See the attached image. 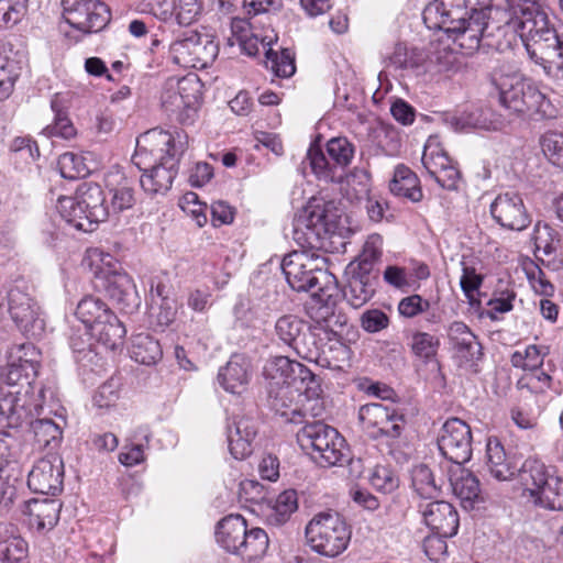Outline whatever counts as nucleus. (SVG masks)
Returning a JSON list of instances; mask_svg holds the SVG:
<instances>
[{"label":"nucleus","instance_id":"nucleus-1","mask_svg":"<svg viewBox=\"0 0 563 563\" xmlns=\"http://www.w3.org/2000/svg\"><path fill=\"white\" fill-rule=\"evenodd\" d=\"M490 29L495 42L488 45L504 49L519 38L536 65L556 80L563 81V34H559L545 10L536 1L506 0L503 10H496Z\"/></svg>","mask_w":563,"mask_h":563},{"label":"nucleus","instance_id":"nucleus-2","mask_svg":"<svg viewBox=\"0 0 563 563\" xmlns=\"http://www.w3.org/2000/svg\"><path fill=\"white\" fill-rule=\"evenodd\" d=\"M493 0H433L424 8L422 19L430 30H441L461 48L472 55L482 38L494 37L490 29L493 15L504 5H494Z\"/></svg>","mask_w":563,"mask_h":563},{"label":"nucleus","instance_id":"nucleus-3","mask_svg":"<svg viewBox=\"0 0 563 563\" xmlns=\"http://www.w3.org/2000/svg\"><path fill=\"white\" fill-rule=\"evenodd\" d=\"M137 141L134 165L143 172L140 184L144 191L156 195L172 188L177 175L178 157L173 136L167 132H153Z\"/></svg>","mask_w":563,"mask_h":563},{"label":"nucleus","instance_id":"nucleus-4","mask_svg":"<svg viewBox=\"0 0 563 563\" xmlns=\"http://www.w3.org/2000/svg\"><path fill=\"white\" fill-rule=\"evenodd\" d=\"M42 405L32 400L27 390L0 388V459L16 460L19 429L26 426L34 415L40 416Z\"/></svg>","mask_w":563,"mask_h":563},{"label":"nucleus","instance_id":"nucleus-5","mask_svg":"<svg viewBox=\"0 0 563 563\" xmlns=\"http://www.w3.org/2000/svg\"><path fill=\"white\" fill-rule=\"evenodd\" d=\"M324 257L306 251H294L282 262V269L289 286L296 291H309L313 298L328 303V284L334 279L322 266Z\"/></svg>","mask_w":563,"mask_h":563},{"label":"nucleus","instance_id":"nucleus-6","mask_svg":"<svg viewBox=\"0 0 563 563\" xmlns=\"http://www.w3.org/2000/svg\"><path fill=\"white\" fill-rule=\"evenodd\" d=\"M56 208L67 223L85 232L93 231L95 225L106 221L110 214L104 192L96 183L79 185L75 196L60 197Z\"/></svg>","mask_w":563,"mask_h":563},{"label":"nucleus","instance_id":"nucleus-7","mask_svg":"<svg viewBox=\"0 0 563 563\" xmlns=\"http://www.w3.org/2000/svg\"><path fill=\"white\" fill-rule=\"evenodd\" d=\"M499 91V101L507 110L516 114H539L541 118L554 117L550 100L529 80L518 74L500 76L494 79Z\"/></svg>","mask_w":563,"mask_h":563},{"label":"nucleus","instance_id":"nucleus-8","mask_svg":"<svg viewBox=\"0 0 563 563\" xmlns=\"http://www.w3.org/2000/svg\"><path fill=\"white\" fill-rule=\"evenodd\" d=\"M305 536L312 551L323 556L335 558L346 550L352 530L338 512L322 511L307 523Z\"/></svg>","mask_w":563,"mask_h":563},{"label":"nucleus","instance_id":"nucleus-9","mask_svg":"<svg viewBox=\"0 0 563 563\" xmlns=\"http://www.w3.org/2000/svg\"><path fill=\"white\" fill-rule=\"evenodd\" d=\"M75 313L89 334L106 347L115 349L126 333L123 323L108 305L95 296L84 297Z\"/></svg>","mask_w":563,"mask_h":563},{"label":"nucleus","instance_id":"nucleus-10","mask_svg":"<svg viewBox=\"0 0 563 563\" xmlns=\"http://www.w3.org/2000/svg\"><path fill=\"white\" fill-rule=\"evenodd\" d=\"M358 419L372 440L385 441L388 445H394L401 437L407 422L402 412L380 402L362 406Z\"/></svg>","mask_w":563,"mask_h":563},{"label":"nucleus","instance_id":"nucleus-11","mask_svg":"<svg viewBox=\"0 0 563 563\" xmlns=\"http://www.w3.org/2000/svg\"><path fill=\"white\" fill-rule=\"evenodd\" d=\"M329 158L319 147H310L307 153L313 174L327 183H341L343 170L352 161L354 145L346 137H333L327 143Z\"/></svg>","mask_w":563,"mask_h":563},{"label":"nucleus","instance_id":"nucleus-12","mask_svg":"<svg viewBox=\"0 0 563 563\" xmlns=\"http://www.w3.org/2000/svg\"><path fill=\"white\" fill-rule=\"evenodd\" d=\"M201 99V84L197 75L169 77L163 85L162 107L166 112L176 114L180 122L189 119V111H196Z\"/></svg>","mask_w":563,"mask_h":563},{"label":"nucleus","instance_id":"nucleus-13","mask_svg":"<svg viewBox=\"0 0 563 563\" xmlns=\"http://www.w3.org/2000/svg\"><path fill=\"white\" fill-rule=\"evenodd\" d=\"M8 312L19 330L27 338L38 339L45 331V321L37 302L19 287L7 292Z\"/></svg>","mask_w":563,"mask_h":563},{"label":"nucleus","instance_id":"nucleus-14","mask_svg":"<svg viewBox=\"0 0 563 563\" xmlns=\"http://www.w3.org/2000/svg\"><path fill=\"white\" fill-rule=\"evenodd\" d=\"M62 8L65 21L84 33L101 31L111 19L108 5L100 0H62Z\"/></svg>","mask_w":563,"mask_h":563},{"label":"nucleus","instance_id":"nucleus-15","mask_svg":"<svg viewBox=\"0 0 563 563\" xmlns=\"http://www.w3.org/2000/svg\"><path fill=\"white\" fill-rule=\"evenodd\" d=\"M472 430L460 418L448 419L438 435L441 454L455 465H463L472 457Z\"/></svg>","mask_w":563,"mask_h":563},{"label":"nucleus","instance_id":"nucleus-16","mask_svg":"<svg viewBox=\"0 0 563 563\" xmlns=\"http://www.w3.org/2000/svg\"><path fill=\"white\" fill-rule=\"evenodd\" d=\"M64 463L57 454L38 460L27 476L29 488L36 494L56 496L63 490Z\"/></svg>","mask_w":563,"mask_h":563},{"label":"nucleus","instance_id":"nucleus-17","mask_svg":"<svg viewBox=\"0 0 563 563\" xmlns=\"http://www.w3.org/2000/svg\"><path fill=\"white\" fill-rule=\"evenodd\" d=\"M294 383L271 380L267 387L268 407L288 422L302 423L307 413L302 412V402L299 401L300 389Z\"/></svg>","mask_w":563,"mask_h":563},{"label":"nucleus","instance_id":"nucleus-18","mask_svg":"<svg viewBox=\"0 0 563 563\" xmlns=\"http://www.w3.org/2000/svg\"><path fill=\"white\" fill-rule=\"evenodd\" d=\"M490 214L500 227L508 230L522 231L531 222L521 196L512 191L499 194L494 199Z\"/></svg>","mask_w":563,"mask_h":563},{"label":"nucleus","instance_id":"nucleus-19","mask_svg":"<svg viewBox=\"0 0 563 563\" xmlns=\"http://www.w3.org/2000/svg\"><path fill=\"white\" fill-rule=\"evenodd\" d=\"M258 427L255 419L244 415H235L229 419L227 437L230 453L236 460H243L253 452L252 443L257 435Z\"/></svg>","mask_w":563,"mask_h":563},{"label":"nucleus","instance_id":"nucleus-20","mask_svg":"<svg viewBox=\"0 0 563 563\" xmlns=\"http://www.w3.org/2000/svg\"><path fill=\"white\" fill-rule=\"evenodd\" d=\"M97 278L100 283L98 287H101L122 309L132 310L139 306L135 285L126 273L101 271Z\"/></svg>","mask_w":563,"mask_h":563},{"label":"nucleus","instance_id":"nucleus-21","mask_svg":"<svg viewBox=\"0 0 563 563\" xmlns=\"http://www.w3.org/2000/svg\"><path fill=\"white\" fill-rule=\"evenodd\" d=\"M275 332L297 354H308L311 357L306 346L308 343L313 344L314 334L303 320L294 314H285L276 321Z\"/></svg>","mask_w":563,"mask_h":563},{"label":"nucleus","instance_id":"nucleus-22","mask_svg":"<svg viewBox=\"0 0 563 563\" xmlns=\"http://www.w3.org/2000/svg\"><path fill=\"white\" fill-rule=\"evenodd\" d=\"M426 525L442 537H453L459 529V515L448 501L434 500L421 509Z\"/></svg>","mask_w":563,"mask_h":563},{"label":"nucleus","instance_id":"nucleus-23","mask_svg":"<svg viewBox=\"0 0 563 563\" xmlns=\"http://www.w3.org/2000/svg\"><path fill=\"white\" fill-rule=\"evenodd\" d=\"M62 503L56 498H34L23 501L22 512L30 516V523L37 530H51L59 520Z\"/></svg>","mask_w":563,"mask_h":563},{"label":"nucleus","instance_id":"nucleus-24","mask_svg":"<svg viewBox=\"0 0 563 563\" xmlns=\"http://www.w3.org/2000/svg\"><path fill=\"white\" fill-rule=\"evenodd\" d=\"M251 364L242 354H233L225 366L218 373V382L224 390L231 394H241L250 382Z\"/></svg>","mask_w":563,"mask_h":563},{"label":"nucleus","instance_id":"nucleus-25","mask_svg":"<svg viewBox=\"0 0 563 563\" xmlns=\"http://www.w3.org/2000/svg\"><path fill=\"white\" fill-rule=\"evenodd\" d=\"M517 461L507 455L504 445L496 437L486 443V466L493 477L498 481H511L517 474Z\"/></svg>","mask_w":563,"mask_h":563},{"label":"nucleus","instance_id":"nucleus-26","mask_svg":"<svg viewBox=\"0 0 563 563\" xmlns=\"http://www.w3.org/2000/svg\"><path fill=\"white\" fill-rule=\"evenodd\" d=\"M453 494L461 500L464 509H472L479 498L481 485L478 478L462 465L450 471L449 477Z\"/></svg>","mask_w":563,"mask_h":563},{"label":"nucleus","instance_id":"nucleus-27","mask_svg":"<svg viewBox=\"0 0 563 563\" xmlns=\"http://www.w3.org/2000/svg\"><path fill=\"white\" fill-rule=\"evenodd\" d=\"M294 385L300 389L299 401L302 402V412L308 417H321L324 412L323 401L321 400L322 388L317 376L307 367V374H301L295 378Z\"/></svg>","mask_w":563,"mask_h":563},{"label":"nucleus","instance_id":"nucleus-28","mask_svg":"<svg viewBox=\"0 0 563 563\" xmlns=\"http://www.w3.org/2000/svg\"><path fill=\"white\" fill-rule=\"evenodd\" d=\"M302 423L305 426L297 432V441L311 456L321 451L327 441L336 439L338 430L321 420L309 422L305 418Z\"/></svg>","mask_w":563,"mask_h":563},{"label":"nucleus","instance_id":"nucleus-29","mask_svg":"<svg viewBox=\"0 0 563 563\" xmlns=\"http://www.w3.org/2000/svg\"><path fill=\"white\" fill-rule=\"evenodd\" d=\"M247 528L241 515H230L218 522L216 536L218 542L229 552L239 553Z\"/></svg>","mask_w":563,"mask_h":563},{"label":"nucleus","instance_id":"nucleus-30","mask_svg":"<svg viewBox=\"0 0 563 563\" xmlns=\"http://www.w3.org/2000/svg\"><path fill=\"white\" fill-rule=\"evenodd\" d=\"M448 338L459 355L466 361L478 358L482 355L476 335L464 322H452L448 328Z\"/></svg>","mask_w":563,"mask_h":563},{"label":"nucleus","instance_id":"nucleus-31","mask_svg":"<svg viewBox=\"0 0 563 563\" xmlns=\"http://www.w3.org/2000/svg\"><path fill=\"white\" fill-rule=\"evenodd\" d=\"M422 164L428 174L446 190L457 189V181L460 179V172L456 167L450 164V159L445 154H438L430 159L427 154H423Z\"/></svg>","mask_w":563,"mask_h":563},{"label":"nucleus","instance_id":"nucleus-32","mask_svg":"<svg viewBox=\"0 0 563 563\" xmlns=\"http://www.w3.org/2000/svg\"><path fill=\"white\" fill-rule=\"evenodd\" d=\"M298 509V496L294 489L280 493L275 499L268 498L266 504V521L272 526H282L287 522Z\"/></svg>","mask_w":563,"mask_h":563},{"label":"nucleus","instance_id":"nucleus-33","mask_svg":"<svg viewBox=\"0 0 563 563\" xmlns=\"http://www.w3.org/2000/svg\"><path fill=\"white\" fill-rule=\"evenodd\" d=\"M389 189L395 196L407 198L412 202H419L423 197L418 176L402 164L395 168Z\"/></svg>","mask_w":563,"mask_h":563},{"label":"nucleus","instance_id":"nucleus-34","mask_svg":"<svg viewBox=\"0 0 563 563\" xmlns=\"http://www.w3.org/2000/svg\"><path fill=\"white\" fill-rule=\"evenodd\" d=\"M517 477L530 496L540 489L542 482L548 481L552 474L548 467L538 459L529 457L520 466L517 465Z\"/></svg>","mask_w":563,"mask_h":563},{"label":"nucleus","instance_id":"nucleus-35","mask_svg":"<svg viewBox=\"0 0 563 563\" xmlns=\"http://www.w3.org/2000/svg\"><path fill=\"white\" fill-rule=\"evenodd\" d=\"M536 505L551 510L563 509V479L555 475H551L548 481L542 482L540 489L533 493Z\"/></svg>","mask_w":563,"mask_h":563},{"label":"nucleus","instance_id":"nucleus-36","mask_svg":"<svg viewBox=\"0 0 563 563\" xmlns=\"http://www.w3.org/2000/svg\"><path fill=\"white\" fill-rule=\"evenodd\" d=\"M163 355L159 342L148 333H139L133 336L131 345L132 358L144 365H153Z\"/></svg>","mask_w":563,"mask_h":563},{"label":"nucleus","instance_id":"nucleus-37","mask_svg":"<svg viewBox=\"0 0 563 563\" xmlns=\"http://www.w3.org/2000/svg\"><path fill=\"white\" fill-rule=\"evenodd\" d=\"M312 459L321 466L342 465L343 463L349 462L351 468L354 470L355 464L353 460H350L345 440L339 432L336 433V439H333V441H327L321 451L317 454H312Z\"/></svg>","mask_w":563,"mask_h":563},{"label":"nucleus","instance_id":"nucleus-38","mask_svg":"<svg viewBox=\"0 0 563 563\" xmlns=\"http://www.w3.org/2000/svg\"><path fill=\"white\" fill-rule=\"evenodd\" d=\"M411 485L421 498L432 499L440 495V486L437 484L432 471L426 464H419L412 468Z\"/></svg>","mask_w":563,"mask_h":563},{"label":"nucleus","instance_id":"nucleus-39","mask_svg":"<svg viewBox=\"0 0 563 563\" xmlns=\"http://www.w3.org/2000/svg\"><path fill=\"white\" fill-rule=\"evenodd\" d=\"M297 218L306 219L308 228L316 229V233L320 238L322 233L332 230L335 224L334 216L329 213L327 205L310 203Z\"/></svg>","mask_w":563,"mask_h":563},{"label":"nucleus","instance_id":"nucleus-40","mask_svg":"<svg viewBox=\"0 0 563 563\" xmlns=\"http://www.w3.org/2000/svg\"><path fill=\"white\" fill-rule=\"evenodd\" d=\"M346 284L342 289L343 298L354 309L363 307L375 294L374 283L346 277Z\"/></svg>","mask_w":563,"mask_h":563},{"label":"nucleus","instance_id":"nucleus-41","mask_svg":"<svg viewBox=\"0 0 563 563\" xmlns=\"http://www.w3.org/2000/svg\"><path fill=\"white\" fill-rule=\"evenodd\" d=\"M201 34L194 30L184 31L170 44V51L174 54L176 63L188 67L192 60V54L196 49Z\"/></svg>","mask_w":563,"mask_h":563},{"label":"nucleus","instance_id":"nucleus-42","mask_svg":"<svg viewBox=\"0 0 563 563\" xmlns=\"http://www.w3.org/2000/svg\"><path fill=\"white\" fill-rule=\"evenodd\" d=\"M268 544L269 540L265 530L261 528L246 529L241 550H239L238 554L250 560L257 559L265 554Z\"/></svg>","mask_w":563,"mask_h":563},{"label":"nucleus","instance_id":"nucleus-43","mask_svg":"<svg viewBox=\"0 0 563 563\" xmlns=\"http://www.w3.org/2000/svg\"><path fill=\"white\" fill-rule=\"evenodd\" d=\"M41 352L31 342L13 344L8 351V361L11 363H20L27 373H37L40 365Z\"/></svg>","mask_w":563,"mask_h":563},{"label":"nucleus","instance_id":"nucleus-44","mask_svg":"<svg viewBox=\"0 0 563 563\" xmlns=\"http://www.w3.org/2000/svg\"><path fill=\"white\" fill-rule=\"evenodd\" d=\"M57 166L60 176L65 179L84 178L90 174V167L86 164V158L73 152L62 154Z\"/></svg>","mask_w":563,"mask_h":563},{"label":"nucleus","instance_id":"nucleus-45","mask_svg":"<svg viewBox=\"0 0 563 563\" xmlns=\"http://www.w3.org/2000/svg\"><path fill=\"white\" fill-rule=\"evenodd\" d=\"M26 426L31 427L35 441L42 446L57 443L62 439V429L52 419L33 417Z\"/></svg>","mask_w":563,"mask_h":563},{"label":"nucleus","instance_id":"nucleus-46","mask_svg":"<svg viewBox=\"0 0 563 563\" xmlns=\"http://www.w3.org/2000/svg\"><path fill=\"white\" fill-rule=\"evenodd\" d=\"M266 56V65H271L272 71L277 77L287 78L295 74L296 65H295V56L294 53L289 48H284L278 54L273 51L271 47L265 53Z\"/></svg>","mask_w":563,"mask_h":563},{"label":"nucleus","instance_id":"nucleus-47","mask_svg":"<svg viewBox=\"0 0 563 563\" xmlns=\"http://www.w3.org/2000/svg\"><path fill=\"white\" fill-rule=\"evenodd\" d=\"M23 368L24 366L20 363H11L8 361L7 367L1 374L3 380L8 385V387H4L5 389L21 390L25 387V390H27V393L30 391L32 382L36 377L37 373H26Z\"/></svg>","mask_w":563,"mask_h":563},{"label":"nucleus","instance_id":"nucleus-48","mask_svg":"<svg viewBox=\"0 0 563 563\" xmlns=\"http://www.w3.org/2000/svg\"><path fill=\"white\" fill-rule=\"evenodd\" d=\"M27 558V543L20 537L0 540V563H23Z\"/></svg>","mask_w":563,"mask_h":563},{"label":"nucleus","instance_id":"nucleus-49","mask_svg":"<svg viewBox=\"0 0 563 563\" xmlns=\"http://www.w3.org/2000/svg\"><path fill=\"white\" fill-rule=\"evenodd\" d=\"M454 52L448 47H435L427 57L424 71L444 73L451 70L456 64Z\"/></svg>","mask_w":563,"mask_h":563},{"label":"nucleus","instance_id":"nucleus-50","mask_svg":"<svg viewBox=\"0 0 563 563\" xmlns=\"http://www.w3.org/2000/svg\"><path fill=\"white\" fill-rule=\"evenodd\" d=\"M51 107L55 113V120L53 124L44 129V133L47 136H59L66 140L74 137L76 135V129L67 114L62 110L58 101L52 100Z\"/></svg>","mask_w":563,"mask_h":563},{"label":"nucleus","instance_id":"nucleus-51","mask_svg":"<svg viewBox=\"0 0 563 563\" xmlns=\"http://www.w3.org/2000/svg\"><path fill=\"white\" fill-rule=\"evenodd\" d=\"M272 366L279 374V376L274 375L272 380L294 383L295 378L301 374H307V366L287 356H276L272 361Z\"/></svg>","mask_w":563,"mask_h":563},{"label":"nucleus","instance_id":"nucleus-52","mask_svg":"<svg viewBox=\"0 0 563 563\" xmlns=\"http://www.w3.org/2000/svg\"><path fill=\"white\" fill-rule=\"evenodd\" d=\"M540 145L549 162L563 169V133L547 132L541 136Z\"/></svg>","mask_w":563,"mask_h":563},{"label":"nucleus","instance_id":"nucleus-53","mask_svg":"<svg viewBox=\"0 0 563 563\" xmlns=\"http://www.w3.org/2000/svg\"><path fill=\"white\" fill-rule=\"evenodd\" d=\"M218 52V44L209 35L201 34L200 41L192 54V60L188 64V67H207L216 59Z\"/></svg>","mask_w":563,"mask_h":563},{"label":"nucleus","instance_id":"nucleus-54","mask_svg":"<svg viewBox=\"0 0 563 563\" xmlns=\"http://www.w3.org/2000/svg\"><path fill=\"white\" fill-rule=\"evenodd\" d=\"M371 485L385 494L394 492L399 486V478L387 465H376L369 474Z\"/></svg>","mask_w":563,"mask_h":563},{"label":"nucleus","instance_id":"nucleus-55","mask_svg":"<svg viewBox=\"0 0 563 563\" xmlns=\"http://www.w3.org/2000/svg\"><path fill=\"white\" fill-rule=\"evenodd\" d=\"M423 57L416 51L408 52L400 44L395 46L394 53L389 56V64L397 69L419 70L423 67Z\"/></svg>","mask_w":563,"mask_h":563},{"label":"nucleus","instance_id":"nucleus-56","mask_svg":"<svg viewBox=\"0 0 563 563\" xmlns=\"http://www.w3.org/2000/svg\"><path fill=\"white\" fill-rule=\"evenodd\" d=\"M438 347L439 340L427 332H416L412 335L411 350L418 357L430 361L437 355Z\"/></svg>","mask_w":563,"mask_h":563},{"label":"nucleus","instance_id":"nucleus-57","mask_svg":"<svg viewBox=\"0 0 563 563\" xmlns=\"http://www.w3.org/2000/svg\"><path fill=\"white\" fill-rule=\"evenodd\" d=\"M18 78L15 63L0 54V101L10 97Z\"/></svg>","mask_w":563,"mask_h":563},{"label":"nucleus","instance_id":"nucleus-58","mask_svg":"<svg viewBox=\"0 0 563 563\" xmlns=\"http://www.w3.org/2000/svg\"><path fill=\"white\" fill-rule=\"evenodd\" d=\"M29 0H0V26L14 25L24 15Z\"/></svg>","mask_w":563,"mask_h":563},{"label":"nucleus","instance_id":"nucleus-59","mask_svg":"<svg viewBox=\"0 0 563 563\" xmlns=\"http://www.w3.org/2000/svg\"><path fill=\"white\" fill-rule=\"evenodd\" d=\"M292 227V239L300 247L313 249L317 246L320 236L316 233V229L308 228L306 219L296 217Z\"/></svg>","mask_w":563,"mask_h":563},{"label":"nucleus","instance_id":"nucleus-60","mask_svg":"<svg viewBox=\"0 0 563 563\" xmlns=\"http://www.w3.org/2000/svg\"><path fill=\"white\" fill-rule=\"evenodd\" d=\"M463 265V275L460 280L461 288L467 298L471 306H475L476 303H479L475 299V292L479 289L482 283H483V276L476 274L475 268L465 265Z\"/></svg>","mask_w":563,"mask_h":563},{"label":"nucleus","instance_id":"nucleus-61","mask_svg":"<svg viewBox=\"0 0 563 563\" xmlns=\"http://www.w3.org/2000/svg\"><path fill=\"white\" fill-rule=\"evenodd\" d=\"M110 191L113 194L111 208L114 212H121L133 207L135 202L134 189L128 183V180H124V183L120 184L118 187L111 189Z\"/></svg>","mask_w":563,"mask_h":563},{"label":"nucleus","instance_id":"nucleus-62","mask_svg":"<svg viewBox=\"0 0 563 563\" xmlns=\"http://www.w3.org/2000/svg\"><path fill=\"white\" fill-rule=\"evenodd\" d=\"M180 208L192 216L198 227H203L207 223V216L205 210L207 205L199 201L198 195L192 191L186 192L179 203Z\"/></svg>","mask_w":563,"mask_h":563},{"label":"nucleus","instance_id":"nucleus-63","mask_svg":"<svg viewBox=\"0 0 563 563\" xmlns=\"http://www.w3.org/2000/svg\"><path fill=\"white\" fill-rule=\"evenodd\" d=\"M240 496L244 498L246 501L262 505L267 504L268 501V492L257 481L254 479H245L240 484Z\"/></svg>","mask_w":563,"mask_h":563},{"label":"nucleus","instance_id":"nucleus-64","mask_svg":"<svg viewBox=\"0 0 563 563\" xmlns=\"http://www.w3.org/2000/svg\"><path fill=\"white\" fill-rule=\"evenodd\" d=\"M361 327L368 333H376L389 325L388 316L379 309H368L361 316Z\"/></svg>","mask_w":563,"mask_h":563}]
</instances>
